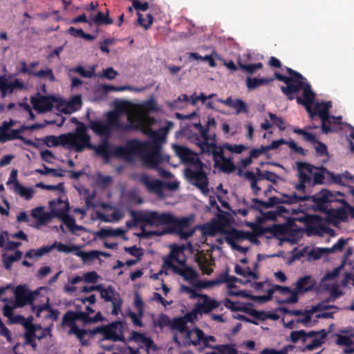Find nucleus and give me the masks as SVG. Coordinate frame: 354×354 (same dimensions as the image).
<instances>
[{"instance_id":"obj_48","label":"nucleus","mask_w":354,"mask_h":354,"mask_svg":"<svg viewBox=\"0 0 354 354\" xmlns=\"http://www.w3.org/2000/svg\"><path fill=\"white\" fill-rule=\"evenodd\" d=\"M127 316L131 319L132 324L135 326L138 327H143V323L142 322V318L144 316V313H140L138 311L137 313L131 311L130 309L128 310L127 313Z\"/></svg>"},{"instance_id":"obj_51","label":"nucleus","mask_w":354,"mask_h":354,"mask_svg":"<svg viewBox=\"0 0 354 354\" xmlns=\"http://www.w3.org/2000/svg\"><path fill=\"white\" fill-rule=\"evenodd\" d=\"M348 239H345L344 238H340L338 239L337 242L335 243L331 248H328V252L335 253L337 252H342L346 245L348 243Z\"/></svg>"},{"instance_id":"obj_17","label":"nucleus","mask_w":354,"mask_h":354,"mask_svg":"<svg viewBox=\"0 0 354 354\" xmlns=\"http://www.w3.org/2000/svg\"><path fill=\"white\" fill-rule=\"evenodd\" d=\"M243 176L250 183V187L254 196H258L261 188L258 185V182L266 180V171H262L259 168H256V171H246Z\"/></svg>"},{"instance_id":"obj_2","label":"nucleus","mask_w":354,"mask_h":354,"mask_svg":"<svg viewBox=\"0 0 354 354\" xmlns=\"http://www.w3.org/2000/svg\"><path fill=\"white\" fill-rule=\"evenodd\" d=\"M160 147L156 141L151 143L141 142L138 140H128L125 145L113 147V157L131 160L136 155H140L146 167L154 169L162 161Z\"/></svg>"},{"instance_id":"obj_5","label":"nucleus","mask_w":354,"mask_h":354,"mask_svg":"<svg viewBox=\"0 0 354 354\" xmlns=\"http://www.w3.org/2000/svg\"><path fill=\"white\" fill-rule=\"evenodd\" d=\"M287 73L289 77L285 76L278 72H274V79L284 82L286 86H281V92L287 97L288 100H292L295 99V94L298 93L301 90L303 91V97L306 101L309 102L313 97L311 93V86L306 81V79L299 72L293 69L286 67Z\"/></svg>"},{"instance_id":"obj_62","label":"nucleus","mask_w":354,"mask_h":354,"mask_svg":"<svg viewBox=\"0 0 354 354\" xmlns=\"http://www.w3.org/2000/svg\"><path fill=\"white\" fill-rule=\"evenodd\" d=\"M17 308L14 306L5 305L3 308V315L7 317L10 324H13L12 321L15 320V315H13L14 308Z\"/></svg>"},{"instance_id":"obj_38","label":"nucleus","mask_w":354,"mask_h":354,"mask_svg":"<svg viewBox=\"0 0 354 354\" xmlns=\"http://www.w3.org/2000/svg\"><path fill=\"white\" fill-rule=\"evenodd\" d=\"M311 277L310 276H304L303 277H300L296 286V289L297 292H308L313 289V284L311 283Z\"/></svg>"},{"instance_id":"obj_39","label":"nucleus","mask_w":354,"mask_h":354,"mask_svg":"<svg viewBox=\"0 0 354 354\" xmlns=\"http://www.w3.org/2000/svg\"><path fill=\"white\" fill-rule=\"evenodd\" d=\"M51 250L52 247H49V245L43 246L36 250L30 249L26 252L25 257L29 259L39 258L44 254H48Z\"/></svg>"},{"instance_id":"obj_13","label":"nucleus","mask_w":354,"mask_h":354,"mask_svg":"<svg viewBox=\"0 0 354 354\" xmlns=\"http://www.w3.org/2000/svg\"><path fill=\"white\" fill-rule=\"evenodd\" d=\"M15 306L22 308L26 305L32 304L35 299L34 293L25 285L17 286L14 291Z\"/></svg>"},{"instance_id":"obj_41","label":"nucleus","mask_w":354,"mask_h":354,"mask_svg":"<svg viewBox=\"0 0 354 354\" xmlns=\"http://www.w3.org/2000/svg\"><path fill=\"white\" fill-rule=\"evenodd\" d=\"M171 330H176L180 333H183L187 330V320L182 317H175L171 321Z\"/></svg>"},{"instance_id":"obj_11","label":"nucleus","mask_w":354,"mask_h":354,"mask_svg":"<svg viewBox=\"0 0 354 354\" xmlns=\"http://www.w3.org/2000/svg\"><path fill=\"white\" fill-rule=\"evenodd\" d=\"M308 235L322 236L324 234H331L333 230L327 227L324 218L319 215H309L306 219Z\"/></svg>"},{"instance_id":"obj_21","label":"nucleus","mask_w":354,"mask_h":354,"mask_svg":"<svg viewBox=\"0 0 354 354\" xmlns=\"http://www.w3.org/2000/svg\"><path fill=\"white\" fill-rule=\"evenodd\" d=\"M26 128L24 127V125H22L18 129H12L11 131L8 132V133L4 139H1V142H5L9 140L18 139L22 141L26 145L37 148L38 145L36 142L20 135V133L24 132Z\"/></svg>"},{"instance_id":"obj_20","label":"nucleus","mask_w":354,"mask_h":354,"mask_svg":"<svg viewBox=\"0 0 354 354\" xmlns=\"http://www.w3.org/2000/svg\"><path fill=\"white\" fill-rule=\"evenodd\" d=\"M206 151L205 153L208 155L212 154L215 165H218L220 160L226 158L224 156V150L226 149L224 147V144L221 146H217L216 143L210 142V144H203Z\"/></svg>"},{"instance_id":"obj_63","label":"nucleus","mask_w":354,"mask_h":354,"mask_svg":"<svg viewBox=\"0 0 354 354\" xmlns=\"http://www.w3.org/2000/svg\"><path fill=\"white\" fill-rule=\"evenodd\" d=\"M76 321L75 314L74 311H68L66 312L62 318V324L70 326L71 327L73 326L75 322Z\"/></svg>"},{"instance_id":"obj_6","label":"nucleus","mask_w":354,"mask_h":354,"mask_svg":"<svg viewBox=\"0 0 354 354\" xmlns=\"http://www.w3.org/2000/svg\"><path fill=\"white\" fill-rule=\"evenodd\" d=\"M329 171L324 167H315L307 162H297V176L299 182L295 184L297 191L306 193L307 186L313 187L325 183V176Z\"/></svg>"},{"instance_id":"obj_59","label":"nucleus","mask_w":354,"mask_h":354,"mask_svg":"<svg viewBox=\"0 0 354 354\" xmlns=\"http://www.w3.org/2000/svg\"><path fill=\"white\" fill-rule=\"evenodd\" d=\"M224 147H225V149L227 150H228L229 151H230L231 153H236V154L241 153L243 151H244L247 149V147L242 144L232 145L229 143H225Z\"/></svg>"},{"instance_id":"obj_1","label":"nucleus","mask_w":354,"mask_h":354,"mask_svg":"<svg viewBox=\"0 0 354 354\" xmlns=\"http://www.w3.org/2000/svg\"><path fill=\"white\" fill-rule=\"evenodd\" d=\"M132 221H128L126 225L131 227L139 223H145L151 226L171 225L167 230V233L178 235L181 239H187L194 234V229L189 228L190 218L183 217L176 218L168 213H158L156 211H133L130 212Z\"/></svg>"},{"instance_id":"obj_23","label":"nucleus","mask_w":354,"mask_h":354,"mask_svg":"<svg viewBox=\"0 0 354 354\" xmlns=\"http://www.w3.org/2000/svg\"><path fill=\"white\" fill-rule=\"evenodd\" d=\"M219 102L227 106L235 109L236 114H239L241 113H248V109L246 104L241 99L233 100L231 97H229L226 100H219Z\"/></svg>"},{"instance_id":"obj_57","label":"nucleus","mask_w":354,"mask_h":354,"mask_svg":"<svg viewBox=\"0 0 354 354\" xmlns=\"http://www.w3.org/2000/svg\"><path fill=\"white\" fill-rule=\"evenodd\" d=\"M124 250L130 255L136 257V259H141V257L144 254L143 249L142 248H138L136 245H133L131 247H124Z\"/></svg>"},{"instance_id":"obj_22","label":"nucleus","mask_w":354,"mask_h":354,"mask_svg":"<svg viewBox=\"0 0 354 354\" xmlns=\"http://www.w3.org/2000/svg\"><path fill=\"white\" fill-rule=\"evenodd\" d=\"M172 270L174 273L183 277V279L189 283H193L198 277L197 272L193 268L189 266H185V268H179L177 266Z\"/></svg>"},{"instance_id":"obj_58","label":"nucleus","mask_w":354,"mask_h":354,"mask_svg":"<svg viewBox=\"0 0 354 354\" xmlns=\"http://www.w3.org/2000/svg\"><path fill=\"white\" fill-rule=\"evenodd\" d=\"M329 309H339L337 306L335 305H327L324 301H322L315 306L311 307V312L317 313L323 310H327Z\"/></svg>"},{"instance_id":"obj_34","label":"nucleus","mask_w":354,"mask_h":354,"mask_svg":"<svg viewBox=\"0 0 354 354\" xmlns=\"http://www.w3.org/2000/svg\"><path fill=\"white\" fill-rule=\"evenodd\" d=\"M32 316H29L28 317L25 318L22 315H15V320L12 321V323L21 324L27 332H30L32 329L34 331H36L37 327L32 324Z\"/></svg>"},{"instance_id":"obj_25","label":"nucleus","mask_w":354,"mask_h":354,"mask_svg":"<svg viewBox=\"0 0 354 354\" xmlns=\"http://www.w3.org/2000/svg\"><path fill=\"white\" fill-rule=\"evenodd\" d=\"M194 331L196 337L195 340L190 341L189 344H192L194 346H197L200 344L201 342H203L205 347L212 348V346L209 344V342L216 341V339L214 336L205 335L204 332L198 328H194Z\"/></svg>"},{"instance_id":"obj_24","label":"nucleus","mask_w":354,"mask_h":354,"mask_svg":"<svg viewBox=\"0 0 354 354\" xmlns=\"http://www.w3.org/2000/svg\"><path fill=\"white\" fill-rule=\"evenodd\" d=\"M248 234V231L245 232L243 230H239L235 228H232L225 233V241L230 244L236 243V241L246 240Z\"/></svg>"},{"instance_id":"obj_42","label":"nucleus","mask_w":354,"mask_h":354,"mask_svg":"<svg viewBox=\"0 0 354 354\" xmlns=\"http://www.w3.org/2000/svg\"><path fill=\"white\" fill-rule=\"evenodd\" d=\"M234 272H236V274L241 275L245 278L248 277L252 278L253 279H259V275L257 272L251 270L249 267H247L246 270H245L239 265L236 264L234 267Z\"/></svg>"},{"instance_id":"obj_44","label":"nucleus","mask_w":354,"mask_h":354,"mask_svg":"<svg viewBox=\"0 0 354 354\" xmlns=\"http://www.w3.org/2000/svg\"><path fill=\"white\" fill-rule=\"evenodd\" d=\"M62 221L68 228L71 232L75 234L77 231L84 230L85 227L82 225H78L75 223V218L71 215L67 216L62 219Z\"/></svg>"},{"instance_id":"obj_49","label":"nucleus","mask_w":354,"mask_h":354,"mask_svg":"<svg viewBox=\"0 0 354 354\" xmlns=\"http://www.w3.org/2000/svg\"><path fill=\"white\" fill-rule=\"evenodd\" d=\"M102 91L105 93H109L111 91H135L136 89L131 86H115L110 84H102Z\"/></svg>"},{"instance_id":"obj_27","label":"nucleus","mask_w":354,"mask_h":354,"mask_svg":"<svg viewBox=\"0 0 354 354\" xmlns=\"http://www.w3.org/2000/svg\"><path fill=\"white\" fill-rule=\"evenodd\" d=\"M31 216L37 220L38 225H43L49 222L52 218L50 214L44 212V207H37L32 209Z\"/></svg>"},{"instance_id":"obj_31","label":"nucleus","mask_w":354,"mask_h":354,"mask_svg":"<svg viewBox=\"0 0 354 354\" xmlns=\"http://www.w3.org/2000/svg\"><path fill=\"white\" fill-rule=\"evenodd\" d=\"M274 77H248L246 80V86L248 90H254L261 86L266 85L273 82Z\"/></svg>"},{"instance_id":"obj_29","label":"nucleus","mask_w":354,"mask_h":354,"mask_svg":"<svg viewBox=\"0 0 354 354\" xmlns=\"http://www.w3.org/2000/svg\"><path fill=\"white\" fill-rule=\"evenodd\" d=\"M177 153L183 162H189L196 166L198 158L194 156L193 153L187 147L183 146H177Z\"/></svg>"},{"instance_id":"obj_14","label":"nucleus","mask_w":354,"mask_h":354,"mask_svg":"<svg viewBox=\"0 0 354 354\" xmlns=\"http://www.w3.org/2000/svg\"><path fill=\"white\" fill-rule=\"evenodd\" d=\"M24 88H25V85L19 79L16 78L13 81L9 82L6 75H0V92L2 98L8 94H12L15 90Z\"/></svg>"},{"instance_id":"obj_40","label":"nucleus","mask_w":354,"mask_h":354,"mask_svg":"<svg viewBox=\"0 0 354 354\" xmlns=\"http://www.w3.org/2000/svg\"><path fill=\"white\" fill-rule=\"evenodd\" d=\"M54 201L50 203V206L51 207V216L59 218L60 221L66 218L68 216L69 212V203L68 201L65 203L64 207L62 208L55 209L52 207V204L54 203Z\"/></svg>"},{"instance_id":"obj_7","label":"nucleus","mask_w":354,"mask_h":354,"mask_svg":"<svg viewBox=\"0 0 354 354\" xmlns=\"http://www.w3.org/2000/svg\"><path fill=\"white\" fill-rule=\"evenodd\" d=\"M311 93L313 95V97L311 98L312 100L308 102L305 97H303V98H301L300 96H297L296 97L297 102L305 106L312 120L314 119L316 115L319 117L322 121L321 128L323 133L327 134L330 132L335 131V130L333 128L327 124V121L330 118V109L332 107L331 101H324L317 103L313 109L311 106L315 99V94L312 89Z\"/></svg>"},{"instance_id":"obj_55","label":"nucleus","mask_w":354,"mask_h":354,"mask_svg":"<svg viewBox=\"0 0 354 354\" xmlns=\"http://www.w3.org/2000/svg\"><path fill=\"white\" fill-rule=\"evenodd\" d=\"M137 15H138V23L139 24V25L144 27L145 30H147L148 28H149L153 23V16L151 14H147V22L146 23L145 22L146 19L142 17V15L139 12H137Z\"/></svg>"},{"instance_id":"obj_26","label":"nucleus","mask_w":354,"mask_h":354,"mask_svg":"<svg viewBox=\"0 0 354 354\" xmlns=\"http://www.w3.org/2000/svg\"><path fill=\"white\" fill-rule=\"evenodd\" d=\"M307 250L308 248H304L301 252H299V253L298 254V257H304L305 254L307 253V255L310 259H312L313 260H318L322 256L327 255L329 254L328 248L315 247L310 250L308 252Z\"/></svg>"},{"instance_id":"obj_61","label":"nucleus","mask_w":354,"mask_h":354,"mask_svg":"<svg viewBox=\"0 0 354 354\" xmlns=\"http://www.w3.org/2000/svg\"><path fill=\"white\" fill-rule=\"evenodd\" d=\"M293 132L297 134L304 136V139L310 142H315L317 141V138L314 133L307 132L304 129L296 128L293 130Z\"/></svg>"},{"instance_id":"obj_16","label":"nucleus","mask_w":354,"mask_h":354,"mask_svg":"<svg viewBox=\"0 0 354 354\" xmlns=\"http://www.w3.org/2000/svg\"><path fill=\"white\" fill-rule=\"evenodd\" d=\"M308 197L299 196L295 192L290 195L283 194L281 198L272 196L269 198L268 201H267V207L268 208H270L276 205L281 203L295 204L299 202L308 201Z\"/></svg>"},{"instance_id":"obj_45","label":"nucleus","mask_w":354,"mask_h":354,"mask_svg":"<svg viewBox=\"0 0 354 354\" xmlns=\"http://www.w3.org/2000/svg\"><path fill=\"white\" fill-rule=\"evenodd\" d=\"M238 65L241 71L250 75L254 74L256 72V71L261 69L263 68V64L261 62L245 64L241 63V62H238Z\"/></svg>"},{"instance_id":"obj_43","label":"nucleus","mask_w":354,"mask_h":354,"mask_svg":"<svg viewBox=\"0 0 354 354\" xmlns=\"http://www.w3.org/2000/svg\"><path fill=\"white\" fill-rule=\"evenodd\" d=\"M49 247H52V250L56 248L59 252H64V253H70L72 252H75L79 250V246L76 245H66L64 244L61 242L58 243L55 241Z\"/></svg>"},{"instance_id":"obj_18","label":"nucleus","mask_w":354,"mask_h":354,"mask_svg":"<svg viewBox=\"0 0 354 354\" xmlns=\"http://www.w3.org/2000/svg\"><path fill=\"white\" fill-rule=\"evenodd\" d=\"M139 182L142 184L149 192L155 193L158 195L162 193L164 183L160 180H151L147 174L142 173L139 177Z\"/></svg>"},{"instance_id":"obj_32","label":"nucleus","mask_w":354,"mask_h":354,"mask_svg":"<svg viewBox=\"0 0 354 354\" xmlns=\"http://www.w3.org/2000/svg\"><path fill=\"white\" fill-rule=\"evenodd\" d=\"M14 191L21 197L27 201H30L32 197L35 190L32 187H26L23 186L19 181L15 182Z\"/></svg>"},{"instance_id":"obj_64","label":"nucleus","mask_w":354,"mask_h":354,"mask_svg":"<svg viewBox=\"0 0 354 354\" xmlns=\"http://www.w3.org/2000/svg\"><path fill=\"white\" fill-rule=\"evenodd\" d=\"M327 176L329 177V183L339 185H345L343 182L342 175L341 174H335L331 171H327Z\"/></svg>"},{"instance_id":"obj_50","label":"nucleus","mask_w":354,"mask_h":354,"mask_svg":"<svg viewBox=\"0 0 354 354\" xmlns=\"http://www.w3.org/2000/svg\"><path fill=\"white\" fill-rule=\"evenodd\" d=\"M33 76L39 78H45L49 80L50 82H55V77L51 68H47L46 70H40L39 71H34Z\"/></svg>"},{"instance_id":"obj_15","label":"nucleus","mask_w":354,"mask_h":354,"mask_svg":"<svg viewBox=\"0 0 354 354\" xmlns=\"http://www.w3.org/2000/svg\"><path fill=\"white\" fill-rule=\"evenodd\" d=\"M127 117L128 123H122L120 119L119 113L117 111V119L119 125L122 127H118V131L120 132H128L132 130H138L142 124L140 117L136 114L127 111Z\"/></svg>"},{"instance_id":"obj_56","label":"nucleus","mask_w":354,"mask_h":354,"mask_svg":"<svg viewBox=\"0 0 354 354\" xmlns=\"http://www.w3.org/2000/svg\"><path fill=\"white\" fill-rule=\"evenodd\" d=\"M268 115L273 124L277 126L281 131H284L286 129V122L282 118L278 117L276 114L270 112L268 113Z\"/></svg>"},{"instance_id":"obj_46","label":"nucleus","mask_w":354,"mask_h":354,"mask_svg":"<svg viewBox=\"0 0 354 354\" xmlns=\"http://www.w3.org/2000/svg\"><path fill=\"white\" fill-rule=\"evenodd\" d=\"M215 166L225 173H232L235 170V165L231 158H225L220 160L218 165Z\"/></svg>"},{"instance_id":"obj_12","label":"nucleus","mask_w":354,"mask_h":354,"mask_svg":"<svg viewBox=\"0 0 354 354\" xmlns=\"http://www.w3.org/2000/svg\"><path fill=\"white\" fill-rule=\"evenodd\" d=\"M185 249V248L183 245H178L174 244L171 245L169 253L162 257V267L173 270L175 267H177L174 264V261L180 266H185L186 263V258L185 257L183 259L180 257V255H184Z\"/></svg>"},{"instance_id":"obj_19","label":"nucleus","mask_w":354,"mask_h":354,"mask_svg":"<svg viewBox=\"0 0 354 354\" xmlns=\"http://www.w3.org/2000/svg\"><path fill=\"white\" fill-rule=\"evenodd\" d=\"M55 102L56 98L53 96L44 95L31 99L34 108L40 113L51 111Z\"/></svg>"},{"instance_id":"obj_8","label":"nucleus","mask_w":354,"mask_h":354,"mask_svg":"<svg viewBox=\"0 0 354 354\" xmlns=\"http://www.w3.org/2000/svg\"><path fill=\"white\" fill-rule=\"evenodd\" d=\"M194 167L195 170L190 168L185 169L184 171L185 176L191 184L197 187L203 194L207 196L209 192L208 188L209 179L203 169L204 164L201 160H197L196 166Z\"/></svg>"},{"instance_id":"obj_54","label":"nucleus","mask_w":354,"mask_h":354,"mask_svg":"<svg viewBox=\"0 0 354 354\" xmlns=\"http://www.w3.org/2000/svg\"><path fill=\"white\" fill-rule=\"evenodd\" d=\"M154 324L158 326L160 328H163L164 327L171 326V321L168 315L164 313H161L159 315L158 319Z\"/></svg>"},{"instance_id":"obj_4","label":"nucleus","mask_w":354,"mask_h":354,"mask_svg":"<svg viewBox=\"0 0 354 354\" xmlns=\"http://www.w3.org/2000/svg\"><path fill=\"white\" fill-rule=\"evenodd\" d=\"M87 127L80 122L74 133L65 134L62 140L65 147L73 149L75 152L80 153L84 149L94 150L96 155L103 158L105 163H108L111 157H113V149L107 140H104L98 145L95 146L91 142V136L87 133Z\"/></svg>"},{"instance_id":"obj_47","label":"nucleus","mask_w":354,"mask_h":354,"mask_svg":"<svg viewBox=\"0 0 354 354\" xmlns=\"http://www.w3.org/2000/svg\"><path fill=\"white\" fill-rule=\"evenodd\" d=\"M209 133H207V136L205 139L203 138L201 133L200 135L195 133L191 136L192 142H194L196 145H198L200 147L201 153H205L206 151V149H205L203 144H210V142H209Z\"/></svg>"},{"instance_id":"obj_33","label":"nucleus","mask_w":354,"mask_h":354,"mask_svg":"<svg viewBox=\"0 0 354 354\" xmlns=\"http://www.w3.org/2000/svg\"><path fill=\"white\" fill-rule=\"evenodd\" d=\"M98 292L100 293L101 298L106 302L111 301L114 298L117 297V294H118L111 285L107 288H104L102 284H100V288Z\"/></svg>"},{"instance_id":"obj_53","label":"nucleus","mask_w":354,"mask_h":354,"mask_svg":"<svg viewBox=\"0 0 354 354\" xmlns=\"http://www.w3.org/2000/svg\"><path fill=\"white\" fill-rule=\"evenodd\" d=\"M82 105V97L80 95H74L67 104V107L73 111L80 109Z\"/></svg>"},{"instance_id":"obj_28","label":"nucleus","mask_w":354,"mask_h":354,"mask_svg":"<svg viewBox=\"0 0 354 354\" xmlns=\"http://www.w3.org/2000/svg\"><path fill=\"white\" fill-rule=\"evenodd\" d=\"M203 301L201 304H198V310L205 314L209 313L214 309L218 307V302L215 299H211L207 295L202 296Z\"/></svg>"},{"instance_id":"obj_52","label":"nucleus","mask_w":354,"mask_h":354,"mask_svg":"<svg viewBox=\"0 0 354 354\" xmlns=\"http://www.w3.org/2000/svg\"><path fill=\"white\" fill-rule=\"evenodd\" d=\"M189 58H194L196 60L207 61L211 67H215L216 66L215 60L211 55H205L203 57L197 53H190L189 54Z\"/></svg>"},{"instance_id":"obj_10","label":"nucleus","mask_w":354,"mask_h":354,"mask_svg":"<svg viewBox=\"0 0 354 354\" xmlns=\"http://www.w3.org/2000/svg\"><path fill=\"white\" fill-rule=\"evenodd\" d=\"M95 332H101V334L104 336V339L113 342L125 341L123 322L122 321H115L106 326H97Z\"/></svg>"},{"instance_id":"obj_36","label":"nucleus","mask_w":354,"mask_h":354,"mask_svg":"<svg viewBox=\"0 0 354 354\" xmlns=\"http://www.w3.org/2000/svg\"><path fill=\"white\" fill-rule=\"evenodd\" d=\"M239 281L241 282V280H239L234 276H230L228 272H224L220 274L219 277L214 281H210L209 283L213 285L220 284L223 283H227L228 286L230 288L234 287V285H232V283Z\"/></svg>"},{"instance_id":"obj_3","label":"nucleus","mask_w":354,"mask_h":354,"mask_svg":"<svg viewBox=\"0 0 354 354\" xmlns=\"http://www.w3.org/2000/svg\"><path fill=\"white\" fill-rule=\"evenodd\" d=\"M316 204L317 208L327 214L328 217L344 221L348 214H354V208L344 199L345 195L340 192H332L322 189L315 195H304Z\"/></svg>"},{"instance_id":"obj_9","label":"nucleus","mask_w":354,"mask_h":354,"mask_svg":"<svg viewBox=\"0 0 354 354\" xmlns=\"http://www.w3.org/2000/svg\"><path fill=\"white\" fill-rule=\"evenodd\" d=\"M118 127L122 126L118 122L117 111H109L107 113L106 123L100 120H90L89 122V128L93 133L99 136H104L107 140L113 131H118Z\"/></svg>"},{"instance_id":"obj_37","label":"nucleus","mask_w":354,"mask_h":354,"mask_svg":"<svg viewBox=\"0 0 354 354\" xmlns=\"http://www.w3.org/2000/svg\"><path fill=\"white\" fill-rule=\"evenodd\" d=\"M91 21L96 25H111L113 23V20L109 17V10L107 9L106 13L98 11L97 15H95Z\"/></svg>"},{"instance_id":"obj_60","label":"nucleus","mask_w":354,"mask_h":354,"mask_svg":"<svg viewBox=\"0 0 354 354\" xmlns=\"http://www.w3.org/2000/svg\"><path fill=\"white\" fill-rule=\"evenodd\" d=\"M111 302L112 304L111 313L114 315H118L121 311L122 305V299L120 298V295L117 294V297L114 298Z\"/></svg>"},{"instance_id":"obj_30","label":"nucleus","mask_w":354,"mask_h":354,"mask_svg":"<svg viewBox=\"0 0 354 354\" xmlns=\"http://www.w3.org/2000/svg\"><path fill=\"white\" fill-rule=\"evenodd\" d=\"M177 153L183 162H189L196 166L198 158L194 156L193 153L187 147L183 146H177Z\"/></svg>"},{"instance_id":"obj_35","label":"nucleus","mask_w":354,"mask_h":354,"mask_svg":"<svg viewBox=\"0 0 354 354\" xmlns=\"http://www.w3.org/2000/svg\"><path fill=\"white\" fill-rule=\"evenodd\" d=\"M65 134H62L59 136H46L43 139L42 141L44 145H46L48 147H57L59 145H62L65 147V144L62 140H65L64 138Z\"/></svg>"}]
</instances>
